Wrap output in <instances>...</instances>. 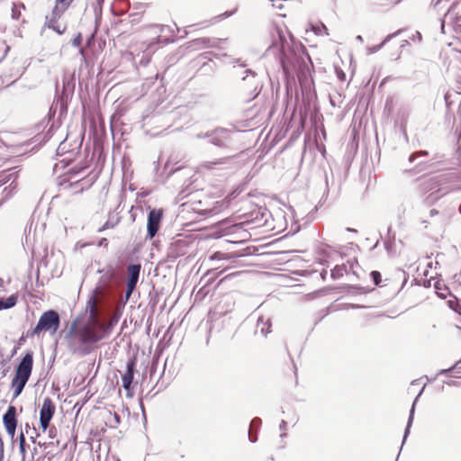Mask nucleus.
<instances>
[{
	"label": "nucleus",
	"mask_w": 461,
	"mask_h": 461,
	"mask_svg": "<svg viewBox=\"0 0 461 461\" xmlns=\"http://www.w3.org/2000/svg\"><path fill=\"white\" fill-rule=\"evenodd\" d=\"M68 349L73 354L86 356L92 350V345L104 339L96 327L92 323L77 326V321H74L65 337Z\"/></svg>",
	"instance_id": "1"
},
{
	"label": "nucleus",
	"mask_w": 461,
	"mask_h": 461,
	"mask_svg": "<svg viewBox=\"0 0 461 461\" xmlns=\"http://www.w3.org/2000/svg\"><path fill=\"white\" fill-rule=\"evenodd\" d=\"M98 273L101 276L86 303V309L89 310V313L93 318L97 313V302L104 300L113 292L118 280L117 271L112 266L98 270Z\"/></svg>",
	"instance_id": "2"
},
{
	"label": "nucleus",
	"mask_w": 461,
	"mask_h": 461,
	"mask_svg": "<svg viewBox=\"0 0 461 461\" xmlns=\"http://www.w3.org/2000/svg\"><path fill=\"white\" fill-rule=\"evenodd\" d=\"M60 325V317L57 311L55 310H48L44 312L36 326L32 331H28V337H40L43 332H49L50 335H53L57 332Z\"/></svg>",
	"instance_id": "3"
},
{
	"label": "nucleus",
	"mask_w": 461,
	"mask_h": 461,
	"mask_svg": "<svg viewBox=\"0 0 461 461\" xmlns=\"http://www.w3.org/2000/svg\"><path fill=\"white\" fill-rule=\"evenodd\" d=\"M451 26L456 35L455 41L447 43L448 47H452L456 52V59L461 60V17L457 16L451 10L445 14V18L441 21V32L447 33L446 26Z\"/></svg>",
	"instance_id": "4"
},
{
	"label": "nucleus",
	"mask_w": 461,
	"mask_h": 461,
	"mask_svg": "<svg viewBox=\"0 0 461 461\" xmlns=\"http://www.w3.org/2000/svg\"><path fill=\"white\" fill-rule=\"evenodd\" d=\"M277 39H275L272 45L268 48V51H278L279 60L283 71L285 74L288 75L294 65L290 60V58L287 54V50L289 49V42L285 39L284 33L280 30H276Z\"/></svg>",
	"instance_id": "5"
},
{
	"label": "nucleus",
	"mask_w": 461,
	"mask_h": 461,
	"mask_svg": "<svg viewBox=\"0 0 461 461\" xmlns=\"http://www.w3.org/2000/svg\"><path fill=\"white\" fill-rule=\"evenodd\" d=\"M245 73L246 76L242 77V81L248 86V90L249 91V100H252L258 95L261 91L262 84L258 78V73L254 70L246 68Z\"/></svg>",
	"instance_id": "6"
},
{
	"label": "nucleus",
	"mask_w": 461,
	"mask_h": 461,
	"mask_svg": "<svg viewBox=\"0 0 461 461\" xmlns=\"http://www.w3.org/2000/svg\"><path fill=\"white\" fill-rule=\"evenodd\" d=\"M141 270L140 264H131L127 267V282H126V292H125V301L127 302L133 291L136 288V285L139 281L140 274Z\"/></svg>",
	"instance_id": "7"
},
{
	"label": "nucleus",
	"mask_w": 461,
	"mask_h": 461,
	"mask_svg": "<svg viewBox=\"0 0 461 461\" xmlns=\"http://www.w3.org/2000/svg\"><path fill=\"white\" fill-rule=\"evenodd\" d=\"M55 405L50 397L43 400L40 411V424L43 431H46L55 413Z\"/></svg>",
	"instance_id": "8"
},
{
	"label": "nucleus",
	"mask_w": 461,
	"mask_h": 461,
	"mask_svg": "<svg viewBox=\"0 0 461 461\" xmlns=\"http://www.w3.org/2000/svg\"><path fill=\"white\" fill-rule=\"evenodd\" d=\"M230 140V134L229 130L218 127L210 131L208 140L209 143L219 148H226L228 147Z\"/></svg>",
	"instance_id": "9"
},
{
	"label": "nucleus",
	"mask_w": 461,
	"mask_h": 461,
	"mask_svg": "<svg viewBox=\"0 0 461 461\" xmlns=\"http://www.w3.org/2000/svg\"><path fill=\"white\" fill-rule=\"evenodd\" d=\"M162 218V209H152L149 211L147 223L148 237L149 239H153L157 235L160 228Z\"/></svg>",
	"instance_id": "10"
},
{
	"label": "nucleus",
	"mask_w": 461,
	"mask_h": 461,
	"mask_svg": "<svg viewBox=\"0 0 461 461\" xmlns=\"http://www.w3.org/2000/svg\"><path fill=\"white\" fill-rule=\"evenodd\" d=\"M68 9V5H55L52 14L50 17H46V23L45 26L52 29L59 34H63L65 32V29H60L59 25H57L58 20L61 17V15L64 14V12Z\"/></svg>",
	"instance_id": "11"
},
{
	"label": "nucleus",
	"mask_w": 461,
	"mask_h": 461,
	"mask_svg": "<svg viewBox=\"0 0 461 461\" xmlns=\"http://www.w3.org/2000/svg\"><path fill=\"white\" fill-rule=\"evenodd\" d=\"M3 422L7 433L14 437L17 427L16 408L10 405L3 416Z\"/></svg>",
	"instance_id": "12"
},
{
	"label": "nucleus",
	"mask_w": 461,
	"mask_h": 461,
	"mask_svg": "<svg viewBox=\"0 0 461 461\" xmlns=\"http://www.w3.org/2000/svg\"><path fill=\"white\" fill-rule=\"evenodd\" d=\"M32 365H33L32 353L28 352L24 355V357L22 358L21 362L19 363V365L16 368L15 375L19 376V377H24L26 379H29L30 375L32 374Z\"/></svg>",
	"instance_id": "13"
},
{
	"label": "nucleus",
	"mask_w": 461,
	"mask_h": 461,
	"mask_svg": "<svg viewBox=\"0 0 461 461\" xmlns=\"http://www.w3.org/2000/svg\"><path fill=\"white\" fill-rule=\"evenodd\" d=\"M136 367L135 357L130 358L126 364V372L122 377V386L126 391H130L133 381L134 371Z\"/></svg>",
	"instance_id": "14"
},
{
	"label": "nucleus",
	"mask_w": 461,
	"mask_h": 461,
	"mask_svg": "<svg viewBox=\"0 0 461 461\" xmlns=\"http://www.w3.org/2000/svg\"><path fill=\"white\" fill-rule=\"evenodd\" d=\"M18 177V171H15L14 168H11L8 171H5L0 175V186L3 185L7 184L8 182H11L10 185H13V184L15 182V180ZM8 188H5L4 192L6 193V196H11L12 192L16 188V186H9Z\"/></svg>",
	"instance_id": "15"
},
{
	"label": "nucleus",
	"mask_w": 461,
	"mask_h": 461,
	"mask_svg": "<svg viewBox=\"0 0 461 461\" xmlns=\"http://www.w3.org/2000/svg\"><path fill=\"white\" fill-rule=\"evenodd\" d=\"M230 158L225 157V158H217V159L211 160V161H203L201 164H199L198 170L200 172H203V170H208V171L213 170L218 166H222V165L227 164L230 161Z\"/></svg>",
	"instance_id": "16"
},
{
	"label": "nucleus",
	"mask_w": 461,
	"mask_h": 461,
	"mask_svg": "<svg viewBox=\"0 0 461 461\" xmlns=\"http://www.w3.org/2000/svg\"><path fill=\"white\" fill-rule=\"evenodd\" d=\"M96 317H97V314L95 316V318H93L90 315V318L93 321L92 324H93V326L96 327V329L98 330V331L101 334H104V338L105 336H107L111 333L113 325L117 322V320L113 319L108 323L104 324V323L98 322L96 320Z\"/></svg>",
	"instance_id": "17"
},
{
	"label": "nucleus",
	"mask_w": 461,
	"mask_h": 461,
	"mask_svg": "<svg viewBox=\"0 0 461 461\" xmlns=\"http://www.w3.org/2000/svg\"><path fill=\"white\" fill-rule=\"evenodd\" d=\"M230 64H232L233 75L242 80V77L246 76L245 69L247 68V64L245 61L241 59H233Z\"/></svg>",
	"instance_id": "18"
},
{
	"label": "nucleus",
	"mask_w": 461,
	"mask_h": 461,
	"mask_svg": "<svg viewBox=\"0 0 461 461\" xmlns=\"http://www.w3.org/2000/svg\"><path fill=\"white\" fill-rule=\"evenodd\" d=\"M271 321L268 318L259 317L258 319L256 333L260 332L262 336L266 337L271 330Z\"/></svg>",
	"instance_id": "19"
},
{
	"label": "nucleus",
	"mask_w": 461,
	"mask_h": 461,
	"mask_svg": "<svg viewBox=\"0 0 461 461\" xmlns=\"http://www.w3.org/2000/svg\"><path fill=\"white\" fill-rule=\"evenodd\" d=\"M423 390H424V386L421 388V390L420 391V393H418V395L414 399L413 403L411 405V408L410 410V414H409V418H408L407 426H406V429H405V431H404L402 443H404V441L406 440V438H407V437H408V435L410 433V429L411 427V424H412L413 419H414L415 406H416L417 401H418L419 397L421 395Z\"/></svg>",
	"instance_id": "20"
},
{
	"label": "nucleus",
	"mask_w": 461,
	"mask_h": 461,
	"mask_svg": "<svg viewBox=\"0 0 461 461\" xmlns=\"http://www.w3.org/2000/svg\"><path fill=\"white\" fill-rule=\"evenodd\" d=\"M221 39L199 38L193 41V46L199 48L218 47V43Z\"/></svg>",
	"instance_id": "21"
},
{
	"label": "nucleus",
	"mask_w": 461,
	"mask_h": 461,
	"mask_svg": "<svg viewBox=\"0 0 461 461\" xmlns=\"http://www.w3.org/2000/svg\"><path fill=\"white\" fill-rule=\"evenodd\" d=\"M28 380L29 379H26L24 377H19L14 375V377L12 380V387L14 389V397H17L22 393Z\"/></svg>",
	"instance_id": "22"
},
{
	"label": "nucleus",
	"mask_w": 461,
	"mask_h": 461,
	"mask_svg": "<svg viewBox=\"0 0 461 461\" xmlns=\"http://www.w3.org/2000/svg\"><path fill=\"white\" fill-rule=\"evenodd\" d=\"M402 30H398L393 33L388 34L385 39L378 45L368 47L366 49L367 54H374L380 50L388 41H390L394 37L398 36L401 33Z\"/></svg>",
	"instance_id": "23"
},
{
	"label": "nucleus",
	"mask_w": 461,
	"mask_h": 461,
	"mask_svg": "<svg viewBox=\"0 0 461 461\" xmlns=\"http://www.w3.org/2000/svg\"><path fill=\"white\" fill-rule=\"evenodd\" d=\"M261 423H262L261 419L258 418V417L254 418L251 420L249 430V439L250 442L255 443L258 440L257 436L252 434V429L254 427L258 428L261 425Z\"/></svg>",
	"instance_id": "24"
},
{
	"label": "nucleus",
	"mask_w": 461,
	"mask_h": 461,
	"mask_svg": "<svg viewBox=\"0 0 461 461\" xmlns=\"http://www.w3.org/2000/svg\"><path fill=\"white\" fill-rule=\"evenodd\" d=\"M345 273H347V268L344 265L336 266L331 270V276L332 278L337 279L343 276Z\"/></svg>",
	"instance_id": "25"
},
{
	"label": "nucleus",
	"mask_w": 461,
	"mask_h": 461,
	"mask_svg": "<svg viewBox=\"0 0 461 461\" xmlns=\"http://www.w3.org/2000/svg\"><path fill=\"white\" fill-rule=\"evenodd\" d=\"M313 31L317 35H329V30L323 23L313 27Z\"/></svg>",
	"instance_id": "26"
},
{
	"label": "nucleus",
	"mask_w": 461,
	"mask_h": 461,
	"mask_svg": "<svg viewBox=\"0 0 461 461\" xmlns=\"http://www.w3.org/2000/svg\"><path fill=\"white\" fill-rule=\"evenodd\" d=\"M117 222H118V220L113 221V220L109 219L106 221V222L102 227H100L98 229V231L101 232L104 230L112 229V228L115 227Z\"/></svg>",
	"instance_id": "27"
},
{
	"label": "nucleus",
	"mask_w": 461,
	"mask_h": 461,
	"mask_svg": "<svg viewBox=\"0 0 461 461\" xmlns=\"http://www.w3.org/2000/svg\"><path fill=\"white\" fill-rule=\"evenodd\" d=\"M426 157L428 156V152L425 151V150H421V151H419V152H414L412 153L410 158H409V161L410 162H413L418 157Z\"/></svg>",
	"instance_id": "28"
},
{
	"label": "nucleus",
	"mask_w": 461,
	"mask_h": 461,
	"mask_svg": "<svg viewBox=\"0 0 461 461\" xmlns=\"http://www.w3.org/2000/svg\"><path fill=\"white\" fill-rule=\"evenodd\" d=\"M371 277L375 285H379L381 283V274L378 271H372Z\"/></svg>",
	"instance_id": "29"
},
{
	"label": "nucleus",
	"mask_w": 461,
	"mask_h": 461,
	"mask_svg": "<svg viewBox=\"0 0 461 461\" xmlns=\"http://www.w3.org/2000/svg\"><path fill=\"white\" fill-rule=\"evenodd\" d=\"M16 303V299L14 297H9L6 301L4 300L5 309H9L14 306Z\"/></svg>",
	"instance_id": "30"
},
{
	"label": "nucleus",
	"mask_w": 461,
	"mask_h": 461,
	"mask_svg": "<svg viewBox=\"0 0 461 461\" xmlns=\"http://www.w3.org/2000/svg\"><path fill=\"white\" fill-rule=\"evenodd\" d=\"M461 363V359L459 361H457L454 366H452L451 367L449 368H447V369H441L438 371V375H444V374H448L450 373L452 370H454L459 364Z\"/></svg>",
	"instance_id": "31"
},
{
	"label": "nucleus",
	"mask_w": 461,
	"mask_h": 461,
	"mask_svg": "<svg viewBox=\"0 0 461 461\" xmlns=\"http://www.w3.org/2000/svg\"><path fill=\"white\" fill-rule=\"evenodd\" d=\"M209 136H210V131H200L198 132L197 134L194 135V138L195 139H208L209 140Z\"/></svg>",
	"instance_id": "32"
},
{
	"label": "nucleus",
	"mask_w": 461,
	"mask_h": 461,
	"mask_svg": "<svg viewBox=\"0 0 461 461\" xmlns=\"http://www.w3.org/2000/svg\"><path fill=\"white\" fill-rule=\"evenodd\" d=\"M25 446L26 445H19V450H20V454L22 455L23 461H25V457H26V448H25Z\"/></svg>",
	"instance_id": "33"
},
{
	"label": "nucleus",
	"mask_w": 461,
	"mask_h": 461,
	"mask_svg": "<svg viewBox=\"0 0 461 461\" xmlns=\"http://www.w3.org/2000/svg\"><path fill=\"white\" fill-rule=\"evenodd\" d=\"M32 432H33L34 435H31L30 438L32 443H36V438L39 437V433L37 432L36 429L32 427Z\"/></svg>",
	"instance_id": "34"
},
{
	"label": "nucleus",
	"mask_w": 461,
	"mask_h": 461,
	"mask_svg": "<svg viewBox=\"0 0 461 461\" xmlns=\"http://www.w3.org/2000/svg\"><path fill=\"white\" fill-rule=\"evenodd\" d=\"M435 288L437 289V294H438V296H440L441 298H446V294L440 292L441 288L438 286V282L435 284Z\"/></svg>",
	"instance_id": "35"
},
{
	"label": "nucleus",
	"mask_w": 461,
	"mask_h": 461,
	"mask_svg": "<svg viewBox=\"0 0 461 461\" xmlns=\"http://www.w3.org/2000/svg\"><path fill=\"white\" fill-rule=\"evenodd\" d=\"M81 44V35L78 34L74 40H73V45L76 47H78Z\"/></svg>",
	"instance_id": "36"
},
{
	"label": "nucleus",
	"mask_w": 461,
	"mask_h": 461,
	"mask_svg": "<svg viewBox=\"0 0 461 461\" xmlns=\"http://www.w3.org/2000/svg\"><path fill=\"white\" fill-rule=\"evenodd\" d=\"M19 445H26L25 436H24L23 431H22L21 434L19 435Z\"/></svg>",
	"instance_id": "37"
},
{
	"label": "nucleus",
	"mask_w": 461,
	"mask_h": 461,
	"mask_svg": "<svg viewBox=\"0 0 461 461\" xmlns=\"http://www.w3.org/2000/svg\"><path fill=\"white\" fill-rule=\"evenodd\" d=\"M107 245H108V240L105 238L101 239L98 242L99 247H106Z\"/></svg>",
	"instance_id": "38"
},
{
	"label": "nucleus",
	"mask_w": 461,
	"mask_h": 461,
	"mask_svg": "<svg viewBox=\"0 0 461 461\" xmlns=\"http://www.w3.org/2000/svg\"><path fill=\"white\" fill-rule=\"evenodd\" d=\"M286 427H287L286 421L285 420H282L279 424V429L282 431H285L286 429Z\"/></svg>",
	"instance_id": "39"
},
{
	"label": "nucleus",
	"mask_w": 461,
	"mask_h": 461,
	"mask_svg": "<svg viewBox=\"0 0 461 461\" xmlns=\"http://www.w3.org/2000/svg\"><path fill=\"white\" fill-rule=\"evenodd\" d=\"M456 83H457V88L461 92V75L457 77Z\"/></svg>",
	"instance_id": "40"
},
{
	"label": "nucleus",
	"mask_w": 461,
	"mask_h": 461,
	"mask_svg": "<svg viewBox=\"0 0 461 461\" xmlns=\"http://www.w3.org/2000/svg\"><path fill=\"white\" fill-rule=\"evenodd\" d=\"M150 27H152V28H154V29H156V30H158V31L156 32L157 33L161 32V29H160V26H159V25L153 24V25H150Z\"/></svg>",
	"instance_id": "41"
},
{
	"label": "nucleus",
	"mask_w": 461,
	"mask_h": 461,
	"mask_svg": "<svg viewBox=\"0 0 461 461\" xmlns=\"http://www.w3.org/2000/svg\"><path fill=\"white\" fill-rule=\"evenodd\" d=\"M32 429L28 423L25 424V432L26 434H30V431H32Z\"/></svg>",
	"instance_id": "42"
},
{
	"label": "nucleus",
	"mask_w": 461,
	"mask_h": 461,
	"mask_svg": "<svg viewBox=\"0 0 461 461\" xmlns=\"http://www.w3.org/2000/svg\"><path fill=\"white\" fill-rule=\"evenodd\" d=\"M232 14H233V12H226V13L222 14L221 16L226 18V17L230 16Z\"/></svg>",
	"instance_id": "43"
},
{
	"label": "nucleus",
	"mask_w": 461,
	"mask_h": 461,
	"mask_svg": "<svg viewBox=\"0 0 461 461\" xmlns=\"http://www.w3.org/2000/svg\"><path fill=\"white\" fill-rule=\"evenodd\" d=\"M5 309L4 299H0V311Z\"/></svg>",
	"instance_id": "44"
},
{
	"label": "nucleus",
	"mask_w": 461,
	"mask_h": 461,
	"mask_svg": "<svg viewBox=\"0 0 461 461\" xmlns=\"http://www.w3.org/2000/svg\"><path fill=\"white\" fill-rule=\"evenodd\" d=\"M356 40H357V41H359V42H363V37H362L361 35H357V36L356 37Z\"/></svg>",
	"instance_id": "45"
},
{
	"label": "nucleus",
	"mask_w": 461,
	"mask_h": 461,
	"mask_svg": "<svg viewBox=\"0 0 461 461\" xmlns=\"http://www.w3.org/2000/svg\"><path fill=\"white\" fill-rule=\"evenodd\" d=\"M416 39L421 41V34L419 32H416Z\"/></svg>",
	"instance_id": "46"
},
{
	"label": "nucleus",
	"mask_w": 461,
	"mask_h": 461,
	"mask_svg": "<svg viewBox=\"0 0 461 461\" xmlns=\"http://www.w3.org/2000/svg\"><path fill=\"white\" fill-rule=\"evenodd\" d=\"M441 0H433V5L436 6L440 3Z\"/></svg>",
	"instance_id": "47"
},
{
	"label": "nucleus",
	"mask_w": 461,
	"mask_h": 461,
	"mask_svg": "<svg viewBox=\"0 0 461 461\" xmlns=\"http://www.w3.org/2000/svg\"><path fill=\"white\" fill-rule=\"evenodd\" d=\"M114 419H115V420H116V422H119V421H120V417H119V415L115 414V415H114Z\"/></svg>",
	"instance_id": "48"
},
{
	"label": "nucleus",
	"mask_w": 461,
	"mask_h": 461,
	"mask_svg": "<svg viewBox=\"0 0 461 461\" xmlns=\"http://www.w3.org/2000/svg\"><path fill=\"white\" fill-rule=\"evenodd\" d=\"M287 436V434L285 432H283L281 435H280V438H284Z\"/></svg>",
	"instance_id": "49"
},
{
	"label": "nucleus",
	"mask_w": 461,
	"mask_h": 461,
	"mask_svg": "<svg viewBox=\"0 0 461 461\" xmlns=\"http://www.w3.org/2000/svg\"><path fill=\"white\" fill-rule=\"evenodd\" d=\"M430 214H431V215L435 214V211H434V210H431V211H430Z\"/></svg>",
	"instance_id": "50"
},
{
	"label": "nucleus",
	"mask_w": 461,
	"mask_h": 461,
	"mask_svg": "<svg viewBox=\"0 0 461 461\" xmlns=\"http://www.w3.org/2000/svg\"><path fill=\"white\" fill-rule=\"evenodd\" d=\"M51 432H52V430L50 429V438H52V433H51Z\"/></svg>",
	"instance_id": "51"
},
{
	"label": "nucleus",
	"mask_w": 461,
	"mask_h": 461,
	"mask_svg": "<svg viewBox=\"0 0 461 461\" xmlns=\"http://www.w3.org/2000/svg\"><path fill=\"white\" fill-rule=\"evenodd\" d=\"M326 184L329 186V180H328V178L326 179Z\"/></svg>",
	"instance_id": "52"
},
{
	"label": "nucleus",
	"mask_w": 461,
	"mask_h": 461,
	"mask_svg": "<svg viewBox=\"0 0 461 461\" xmlns=\"http://www.w3.org/2000/svg\"><path fill=\"white\" fill-rule=\"evenodd\" d=\"M459 212H460V213H461V203H460V206H459Z\"/></svg>",
	"instance_id": "53"
},
{
	"label": "nucleus",
	"mask_w": 461,
	"mask_h": 461,
	"mask_svg": "<svg viewBox=\"0 0 461 461\" xmlns=\"http://www.w3.org/2000/svg\"><path fill=\"white\" fill-rule=\"evenodd\" d=\"M99 2H103L104 0H98Z\"/></svg>",
	"instance_id": "54"
},
{
	"label": "nucleus",
	"mask_w": 461,
	"mask_h": 461,
	"mask_svg": "<svg viewBox=\"0 0 461 461\" xmlns=\"http://www.w3.org/2000/svg\"><path fill=\"white\" fill-rule=\"evenodd\" d=\"M459 177H460V179H461V173H460V176H459Z\"/></svg>",
	"instance_id": "55"
}]
</instances>
